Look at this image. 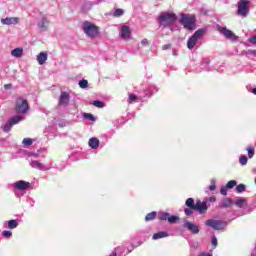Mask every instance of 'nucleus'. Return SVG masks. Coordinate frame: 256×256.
I'll return each instance as SVG.
<instances>
[{"mask_svg":"<svg viewBox=\"0 0 256 256\" xmlns=\"http://www.w3.org/2000/svg\"><path fill=\"white\" fill-rule=\"evenodd\" d=\"M177 22V14L173 12H161L157 17V23L159 27L167 29V27H173Z\"/></svg>","mask_w":256,"mask_h":256,"instance_id":"nucleus-1","label":"nucleus"},{"mask_svg":"<svg viewBox=\"0 0 256 256\" xmlns=\"http://www.w3.org/2000/svg\"><path fill=\"white\" fill-rule=\"evenodd\" d=\"M185 205L186 207H190V209L197 211V213H199L200 215H205L209 207H211L210 204H207V201L196 200V203H195V199L193 198H188L185 201Z\"/></svg>","mask_w":256,"mask_h":256,"instance_id":"nucleus-2","label":"nucleus"},{"mask_svg":"<svg viewBox=\"0 0 256 256\" xmlns=\"http://www.w3.org/2000/svg\"><path fill=\"white\" fill-rule=\"evenodd\" d=\"M237 11L236 15L238 17H241L242 19H247L249 16V11L251 7V1L249 0H239L236 4Z\"/></svg>","mask_w":256,"mask_h":256,"instance_id":"nucleus-3","label":"nucleus"},{"mask_svg":"<svg viewBox=\"0 0 256 256\" xmlns=\"http://www.w3.org/2000/svg\"><path fill=\"white\" fill-rule=\"evenodd\" d=\"M82 31L90 39H95L99 35V26L90 21H84L82 23Z\"/></svg>","mask_w":256,"mask_h":256,"instance_id":"nucleus-4","label":"nucleus"},{"mask_svg":"<svg viewBox=\"0 0 256 256\" xmlns=\"http://www.w3.org/2000/svg\"><path fill=\"white\" fill-rule=\"evenodd\" d=\"M205 33H207V29L200 28L194 32V34L187 41V48L192 50L197 45V41L199 39H203L205 37Z\"/></svg>","mask_w":256,"mask_h":256,"instance_id":"nucleus-5","label":"nucleus"},{"mask_svg":"<svg viewBox=\"0 0 256 256\" xmlns=\"http://www.w3.org/2000/svg\"><path fill=\"white\" fill-rule=\"evenodd\" d=\"M196 23L197 20L195 18V15H181L180 24L183 25L184 29H187L188 31H193V29H195Z\"/></svg>","mask_w":256,"mask_h":256,"instance_id":"nucleus-6","label":"nucleus"},{"mask_svg":"<svg viewBox=\"0 0 256 256\" xmlns=\"http://www.w3.org/2000/svg\"><path fill=\"white\" fill-rule=\"evenodd\" d=\"M205 225L206 227H211L214 231H225L229 222L225 220L208 219L205 221Z\"/></svg>","mask_w":256,"mask_h":256,"instance_id":"nucleus-7","label":"nucleus"},{"mask_svg":"<svg viewBox=\"0 0 256 256\" xmlns=\"http://www.w3.org/2000/svg\"><path fill=\"white\" fill-rule=\"evenodd\" d=\"M216 29L221 35H223L226 39H229L230 41H237L238 37L235 35V33L225 26L217 25Z\"/></svg>","mask_w":256,"mask_h":256,"instance_id":"nucleus-8","label":"nucleus"},{"mask_svg":"<svg viewBox=\"0 0 256 256\" xmlns=\"http://www.w3.org/2000/svg\"><path fill=\"white\" fill-rule=\"evenodd\" d=\"M71 101V95L68 92L62 91L58 100V111L60 112L64 107H68Z\"/></svg>","mask_w":256,"mask_h":256,"instance_id":"nucleus-9","label":"nucleus"},{"mask_svg":"<svg viewBox=\"0 0 256 256\" xmlns=\"http://www.w3.org/2000/svg\"><path fill=\"white\" fill-rule=\"evenodd\" d=\"M15 111L18 114L25 115V113H27V111H29V103L27 102V100H25V99L17 100Z\"/></svg>","mask_w":256,"mask_h":256,"instance_id":"nucleus-10","label":"nucleus"},{"mask_svg":"<svg viewBox=\"0 0 256 256\" xmlns=\"http://www.w3.org/2000/svg\"><path fill=\"white\" fill-rule=\"evenodd\" d=\"M160 221H168L170 224L178 223L179 216L171 215L169 212H161L159 213Z\"/></svg>","mask_w":256,"mask_h":256,"instance_id":"nucleus-11","label":"nucleus"},{"mask_svg":"<svg viewBox=\"0 0 256 256\" xmlns=\"http://www.w3.org/2000/svg\"><path fill=\"white\" fill-rule=\"evenodd\" d=\"M77 113H79V110L77 109V106H75V104H68L67 107L62 108L59 111L60 115H73L75 117V115H77Z\"/></svg>","mask_w":256,"mask_h":256,"instance_id":"nucleus-12","label":"nucleus"},{"mask_svg":"<svg viewBox=\"0 0 256 256\" xmlns=\"http://www.w3.org/2000/svg\"><path fill=\"white\" fill-rule=\"evenodd\" d=\"M13 187L17 191H27V189H31V183L25 180H19L13 184Z\"/></svg>","mask_w":256,"mask_h":256,"instance_id":"nucleus-13","label":"nucleus"},{"mask_svg":"<svg viewBox=\"0 0 256 256\" xmlns=\"http://www.w3.org/2000/svg\"><path fill=\"white\" fill-rule=\"evenodd\" d=\"M183 227H185L186 229H188V231L191 232L192 235H197L199 234V226H197V224L186 221L183 225Z\"/></svg>","mask_w":256,"mask_h":256,"instance_id":"nucleus-14","label":"nucleus"},{"mask_svg":"<svg viewBox=\"0 0 256 256\" xmlns=\"http://www.w3.org/2000/svg\"><path fill=\"white\" fill-rule=\"evenodd\" d=\"M30 166L32 167V169H38V171H49L51 169V167H45L43 163L37 160H31Z\"/></svg>","mask_w":256,"mask_h":256,"instance_id":"nucleus-15","label":"nucleus"},{"mask_svg":"<svg viewBox=\"0 0 256 256\" xmlns=\"http://www.w3.org/2000/svg\"><path fill=\"white\" fill-rule=\"evenodd\" d=\"M0 21L2 25H17V23H19V18L6 17V18H2Z\"/></svg>","mask_w":256,"mask_h":256,"instance_id":"nucleus-16","label":"nucleus"},{"mask_svg":"<svg viewBox=\"0 0 256 256\" xmlns=\"http://www.w3.org/2000/svg\"><path fill=\"white\" fill-rule=\"evenodd\" d=\"M37 26L40 31H47L49 27V19H47V17H42V19L38 21Z\"/></svg>","mask_w":256,"mask_h":256,"instance_id":"nucleus-17","label":"nucleus"},{"mask_svg":"<svg viewBox=\"0 0 256 256\" xmlns=\"http://www.w3.org/2000/svg\"><path fill=\"white\" fill-rule=\"evenodd\" d=\"M120 37L121 39H129V37H131V29H129V26L121 27Z\"/></svg>","mask_w":256,"mask_h":256,"instance_id":"nucleus-18","label":"nucleus"},{"mask_svg":"<svg viewBox=\"0 0 256 256\" xmlns=\"http://www.w3.org/2000/svg\"><path fill=\"white\" fill-rule=\"evenodd\" d=\"M100 141L97 137H92L88 141V145L90 149H99Z\"/></svg>","mask_w":256,"mask_h":256,"instance_id":"nucleus-19","label":"nucleus"},{"mask_svg":"<svg viewBox=\"0 0 256 256\" xmlns=\"http://www.w3.org/2000/svg\"><path fill=\"white\" fill-rule=\"evenodd\" d=\"M234 201L231 198H224L219 204L220 209H227L233 205Z\"/></svg>","mask_w":256,"mask_h":256,"instance_id":"nucleus-20","label":"nucleus"},{"mask_svg":"<svg viewBox=\"0 0 256 256\" xmlns=\"http://www.w3.org/2000/svg\"><path fill=\"white\" fill-rule=\"evenodd\" d=\"M234 205L239 207V209H243V207L247 206V198H236L234 200Z\"/></svg>","mask_w":256,"mask_h":256,"instance_id":"nucleus-21","label":"nucleus"},{"mask_svg":"<svg viewBox=\"0 0 256 256\" xmlns=\"http://www.w3.org/2000/svg\"><path fill=\"white\" fill-rule=\"evenodd\" d=\"M164 237H169V233L165 232V231H160V232L155 233L152 236V239H153V241H157L158 239H164Z\"/></svg>","mask_w":256,"mask_h":256,"instance_id":"nucleus-22","label":"nucleus"},{"mask_svg":"<svg viewBox=\"0 0 256 256\" xmlns=\"http://www.w3.org/2000/svg\"><path fill=\"white\" fill-rule=\"evenodd\" d=\"M37 61L39 65H45V61H47V53L46 52H40L37 55Z\"/></svg>","mask_w":256,"mask_h":256,"instance_id":"nucleus-23","label":"nucleus"},{"mask_svg":"<svg viewBox=\"0 0 256 256\" xmlns=\"http://www.w3.org/2000/svg\"><path fill=\"white\" fill-rule=\"evenodd\" d=\"M7 223V229H17L19 227V220L12 219L6 222Z\"/></svg>","mask_w":256,"mask_h":256,"instance_id":"nucleus-24","label":"nucleus"},{"mask_svg":"<svg viewBox=\"0 0 256 256\" xmlns=\"http://www.w3.org/2000/svg\"><path fill=\"white\" fill-rule=\"evenodd\" d=\"M23 119H25L23 116H13L12 118H10L8 121L13 125H19V123H21V121H23Z\"/></svg>","mask_w":256,"mask_h":256,"instance_id":"nucleus-25","label":"nucleus"},{"mask_svg":"<svg viewBox=\"0 0 256 256\" xmlns=\"http://www.w3.org/2000/svg\"><path fill=\"white\" fill-rule=\"evenodd\" d=\"M158 92H159V87L155 85H150L148 87L146 95H148L149 97H152V95H155V93H158Z\"/></svg>","mask_w":256,"mask_h":256,"instance_id":"nucleus-26","label":"nucleus"},{"mask_svg":"<svg viewBox=\"0 0 256 256\" xmlns=\"http://www.w3.org/2000/svg\"><path fill=\"white\" fill-rule=\"evenodd\" d=\"M11 56L16 57L19 59V57H23V48H15L11 51Z\"/></svg>","mask_w":256,"mask_h":256,"instance_id":"nucleus-27","label":"nucleus"},{"mask_svg":"<svg viewBox=\"0 0 256 256\" xmlns=\"http://www.w3.org/2000/svg\"><path fill=\"white\" fill-rule=\"evenodd\" d=\"M4 133H9L13 129V124L8 120L4 125L1 126Z\"/></svg>","mask_w":256,"mask_h":256,"instance_id":"nucleus-28","label":"nucleus"},{"mask_svg":"<svg viewBox=\"0 0 256 256\" xmlns=\"http://www.w3.org/2000/svg\"><path fill=\"white\" fill-rule=\"evenodd\" d=\"M125 251H127V248L125 246H117L113 252H116V256L117 255H124Z\"/></svg>","mask_w":256,"mask_h":256,"instance_id":"nucleus-29","label":"nucleus"},{"mask_svg":"<svg viewBox=\"0 0 256 256\" xmlns=\"http://www.w3.org/2000/svg\"><path fill=\"white\" fill-rule=\"evenodd\" d=\"M82 117L83 119H87L88 121H92V122L97 121V118H95V116L91 113H83Z\"/></svg>","mask_w":256,"mask_h":256,"instance_id":"nucleus-30","label":"nucleus"},{"mask_svg":"<svg viewBox=\"0 0 256 256\" xmlns=\"http://www.w3.org/2000/svg\"><path fill=\"white\" fill-rule=\"evenodd\" d=\"M155 217H157V212L152 211V212L148 213V214L145 216V221H146V222L153 221V219H155Z\"/></svg>","mask_w":256,"mask_h":256,"instance_id":"nucleus-31","label":"nucleus"},{"mask_svg":"<svg viewBox=\"0 0 256 256\" xmlns=\"http://www.w3.org/2000/svg\"><path fill=\"white\" fill-rule=\"evenodd\" d=\"M91 7H93V3H91V2L84 3V5L81 7L82 13H87V11H89V9H91Z\"/></svg>","mask_w":256,"mask_h":256,"instance_id":"nucleus-32","label":"nucleus"},{"mask_svg":"<svg viewBox=\"0 0 256 256\" xmlns=\"http://www.w3.org/2000/svg\"><path fill=\"white\" fill-rule=\"evenodd\" d=\"M80 89H87L89 87V81L82 79L78 82Z\"/></svg>","mask_w":256,"mask_h":256,"instance_id":"nucleus-33","label":"nucleus"},{"mask_svg":"<svg viewBox=\"0 0 256 256\" xmlns=\"http://www.w3.org/2000/svg\"><path fill=\"white\" fill-rule=\"evenodd\" d=\"M246 151L248 152V158L249 159H253V157H255V148L248 146L246 148Z\"/></svg>","mask_w":256,"mask_h":256,"instance_id":"nucleus-34","label":"nucleus"},{"mask_svg":"<svg viewBox=\"0 0 256 256\" xmlns=\"http://www.w3.org/2000/svg\"><path fill=\"white\" fill-rule=\"evenodd\" d=\"M139 99V97H137V95L130 93L129 97H128V103L132 104V103H136V101Z\"/></svg>","mask_w":256,"mask_h":256,"instance_id":"nucleus-35","label":"nucleus"},{"mask_svg":"<svg viewBox=\"0 0 256 256\" xmlns=\"http://www.w3.org/2000/svg\"><path fill=\"white\" fill-rule=\"evenodd\" d=\"M93 105L94 107H98V109H103V107H105V102L101 100H94Z\"/></svg>","mask_w":256,"mask_h":256,"instance_id":"nucleus-36","label":"nucleus"},{"mask_svg":"<svg viewBox=\"0 0 256 256\" xmlns=\"http://www.w3.org/2000/svg\"><path fill=\"white\" fill-rule=\"evenodd\" d=\"M235 187H237V181L236 180H230L226 184V188H228V189H234Z\"/></svg>","mask_w":256,"mask_h":256,"instance_id":"nucleus-37","label":"nucleus"},{"mask_svg":"<svg viewBox=\"0 0 256 256\" xmlns=\"http://www.w3.org/2000/svg\"><path fill=\"white\" fill-rule=\"evenodd\" d=\"M125 12L121 8H117L113 11V17H121Z\"/></svg>","mask_w":256,"mask_h":256,"instance_id":"nucleus-38","label":"nucleus"},{"mask_svg":"<svg viewBox=\"0 0 256 256\" xmlns=\"http://www.w3.org/2000/svg\"><path fill=\"white\" fill-rule=\"evenodd\" d=\"M22 143H23V145L25 147H30V145H33V139H31V138H24Z\"/></svg>","mask_w":256,"mask_h":256,"instance_id":"nucleus-39","label":"nucleus"},{"mask_svg":"<svg viewBox=\"0 0 256 256\" xmlns=\"http://www.w3.org/2000/svg\"><path fill=\"white\" fill-rule=\"evenodd\" d=\"M247 161H249V159L247 158V156H245V155H241V156H240V158H239V163H240V165H242V166L247 165Z\"/></svg>","mask_w":256,"mask_h":256,"instance_id":"nucleus-40","label":"nucleus"},{"mask_svg":"<svg viewBox=\"0 0 256 256\" xmlns=\"http://www.w3.org/2000/svg\"><path fill=\"white\" fill-rule=\"evenodd\" d=\"M215 189H217V181L212 179L210 181L209 191H215Z\"/></svg>","mask_w":256,"mask_h":256,"instance_id":"nucleus-41","label":"nucleus"},{"mask_svg":"<svg viewBox=\"0 0 256 256\" xmlns=\"http://www.w3.org/2000/svg\"><path fill=\"white\" fill-rule=\"evenodd\" d=\"M245 189H246L245 184H238L236 186V193H244Z\"/></svg>","mask_w":256,"mask_h":256,"instance_id":"nucleus-42","label":"nucleus"},{"mask_svg":"<svg viewBox=\"0 0 256 256\" xmlns=\"http://www.w3.org/2000/svg\"><path fill=\"white\" fill-rule=\"evenodd\" d=\"M211 243H212V248H213V249H217V245H218L217 236L212 235V237H211Z\"/></svg>","mask_w":256,"mask_h":256,"instance_id":"nucleus-43","label":"nucleus"},{"mask_svg":"<svg viewBox=\"0 0 256 256\" xmlns=\"http://www.w3.org/2000/svg\"><path fill=\"white\" fill-rule=\"evenodd\" d=\"M204 201H206V205H209V203H215V201H217V198L215 196H210L208 198H205Z\"/></svg>","mask_w":256,"mask_h":256,"instance_id":"nucleus-44","label":"nucleus"},{"mask_svg":"<svg viewBox=\"0 0 256 256\" xmlns=\"http://www.w3.org/2000/svg\"><path fill=\"white\" fill-rule=\"evenodd\" d=\"M13 235V232L9 231V230H4L2 232V237H5V239H9L11 238V236Z\"/></svg>","mask_w":256,"mask_h":256,"instance_id":"nucleus-45","label":"nucleus"},{"mask_svg":"<svg viewBox=\"0 0 256 256\" xmlns=\"http://www.w3.org/2000/svg\"><path fill=\"white\" fill-rule=\"evenodd\" d=\"M193 211H195L193 208L188 207L184 209V213L187 217L191 216V214L193 213Z\"/></svg>","mask_w":256,"mask_h":256,"instance_id":"nucleus-46","label":"nucleus"},{"mask_svg":"<svg viewBox=\"0 0 256 256\" xmlns=\"http://www.w3.org/2000/svg\"><path fill=\"white\" fill-rule=\"evenodd\" d=\"M227 189H229L227 186H222V187L220 188V193H221V195H223L224 197H226V195H227Z\"/></svg>","mask_w":256,"mask_h":256,"instance_id":"nucleus-47","label":"nucleus"},{"mask_svg":"<svg viewBox=\"0 0 256 256\" xmlns=\"http://www.w3.org/2000/svg\"><path fill=\"white\" fill-rule=\"evenodd\" d=\"M249 43H252V45H256V36H252L249 38Z\"/></svg>","mask_w":256,"mask_h":256,"instance_id":"nucleus-48","label":"nucleus"},{"mask_svg":"<svg viewBox=\"0 0 256 256\" xmlns=\"http://www.w3.org/2000/svg\"><path fill=\"white\" fill-rule=\"evenodd\" d=\"M167 49H171V44H166L162 46L163 51H167Z\"/></svg>","mask_w":256,"mask_h":256,"instance_id":"nucleus-49","label":"nucleus"},{"mask_svg":"<svg viewBox=\"0 0 256 256\" xmlns=\"http://www.w3.org/2000/svg\"><path fill=\"white\" fill-rule=\"evenodd\" d=\"M149 43V40H147V38H144L142 41H141V45L145 46V45H148Z\"/></svg>","mask_w":256,"mask_h":256,"instance_id":"nucleus-50","label":"nucleus"},{"mask_svg":"<svg viewBox=\"0 0 256 256\" xmlns=\"http://www.w3.org/2000/svg\"><path fill=\"white\" fill-rule=\"evenodd\" d=\"M12 87H13L12 84H5V85H4V89H6V90L11 89Z\"/></svg>","mask_w":256,"mask_h":256,"instance_id":"nucleus-51","label":"nucleus"},{"mask_svg":"<svg viewBox=\"0 0 256 256\" xmlns=\"http://www.w3.org/2000/svg\"><path fill=\"white\" fill-rule=\"evenodd\" d=\"M248 55H256V52L254 50H248L247 52Z\"/></svg>","mask_w":256,"mask_h":256,"instance_id":"nucleus-52","label":"nucleus"},{"mask_svg":"<svg viewBox=\"0 0 256 256\" xmlns=\"http://www.w3.org/2000/svg\"><path fill=\"white\" fill-rule=\"evenodd\" d=\"M59 127H65V122H60Z\"/></svg>","mask_w":256,"mask_h":256,"instance_id":"nucleus-53","label":"nucleus"},{"mask_svg":"<svg viewBox=\"0 0 256 256\" xmlns=\"http://www.w3.org/2000/svg\"><path fill=\"white\" fill-rule=\"evenodd\" d=\"M251 93H253V95H256V88H253V89L251 90Z\"/></svg>","mask_w":256,"mask_h":256,"instance_id":"nucleus-54","label":"nucleus"},{"mask_svg":"<svg viewBox=\"0 0 256 256\" xmlns=\"http://www.w3.org/2000/svg\"><path fill=\"white\" fill-rule=\"evenodd\" d=\"M134 248L132 249H128L127 252H126V255H129V253H131V251H133Z\"/></svg>","mask_w":256,"mask_h":256,"instance_id":"nucleus-55","label":"nucleus"},{"mask_svg":"<svg viewBox=\"0 0 256 256\" xmlns=\"http://www.w3.org/2000/svg\"><path fill=\"white\" fill-rule=\"evenodd\" d=\"M206 71H209V68H208V67H206Z\"/></svg>","mask_w":256,"mask_h":256,"instance_id":"nucleus-56","label":"nucleus"},{"mask_svg":"<svg viewBox=\"0 0 256 256\" xmlns=\"http://www.w3.org/2000/svg\"><path fill=\"white\" fill-rule=\"evenodd\" d=\"M205 65V62L202 63V66Z\"/></svg>","mask_w":256,"mask_h":256,"instance_id":"nucleus-57","label":"nucleus"},{"mask_svg":"<svg viewBox=\"0 0 256 256\" xmlns=\"http://www.w3.org/2000/svg\"><path fill=\"white\" fill-rule=\"evenodd\" d=\"M251 255L253 256V255H255V253H253V252H252V254H251Z\"/></svg>","mask_w":256,"mask_h":256,"instance_id":"nucleus-58","label":"nucleus"},{"mask_svg":"<svg viewBox=\"0 0 256 256\" xmlns=\"http://www.w3.org/2000/svg\"><path fill=\"white\" fill-rule=\"evenodd\" d=\"M255 250H256V244H255Z\"/></svg>","mask_w":256,"mask_h":256,"instance_id":"nucleus-59","label":"nucleus"}]
</instances>
